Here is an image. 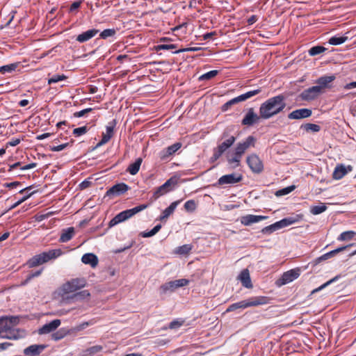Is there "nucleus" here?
<instances>
[{
    "mask_svg": "<svg viewBox=\"0 0 356 356\" xmlns=\"http://www.w3.org/2000/svg\"><path fill=\"white\" fill-rule=\"evenodd\" d=\"M286 107L285 97L279 95L268 99L259 107L261 119H269L282 112Z\"/></svg>",
    "mask_w": 356,
    "mask_h": 356,
    "instance_id": "nucleus-1",
    "label": "nucleus"
},
{
    "mask_svg": "<svg viewBox=\"0 0 356 356\" xmlns=\"http://www.w3.org/2000/svg\"><path fill=\"white\" fill-rule=\"evenodd\" d=\"M15 316L0 318V337L8 339H17L19 334L15 327L18 323Z\"/></svg>",
    "mask_w": 356,
    "mask_h": 356,
    "instance_id": "nucleus-2",
    "label": "nucleus"
},
{
    "mask_svg": "<svg viewBox=\"0 0 356 356\" xmlns=\"http://www.w3.org/2000/svg\"><path fill=\"white\" fill-rule=\"evenodd\" d=\"M270 302V298L266 296H255L240 302L230 305L226 309V312H234L236 309H244L250 307L266 305Z\"/></svg>",
    "mask_w": 356,
    "mask_h": 356,
    "instance_id": "nucleus-3",
    "label": "nucleus"
},
{
    "mask_svg": "<svg viewBox=\"0 0 356 356\" xmlns=\"http://www.w3.org/2000/svg\"><path fill=\"white\" fill-rule=\"evenodd\" d=\"M63 254L60 249L49 250L43 252L39 254H36L27 261L29 268H33L39 265L48 262L50 260L55 259Z\"/></svg>",
    "mask_w": 356,
    "mask_h": 356,
    "instance_id": "nucleus-4",
    "label": "nucleus"
},
{
    "mask_svg": "<svg viewBox=\"0 0 356 356\" xmlns=\"http://www.w3.org/2000/svg\"><path fill=\"white\" fill-rule=\"evenodd\" d=\"M303 214H296L293 216L283 218L270 225L265 227L261 229V232L264 234H270L273 232L296 223L303 219Z\"/></svg>",
    "mask_w": 356,
    "mask_h": 356,
    "instance_id": "nucleus-5",
    "label": "nucleus"
},
{
    "mask_svg": "<svg viewBox=\"0 0 356 356\" xmlns=\"http://www.w3.org/2000/svg\"><path fill=\"white\" fill-rule=\"evenodd\" d=\"M147 207V205L146 204H140L139 206H137L134 208L127 209L125 211H123L118 214H117L113 218H112L109 223L108 226L109 227H112L118 223L122 222L129 218H131L136 213H139L140 211H142L145 209Z\"/></svg>",
    "mask_w": 356,
    "mask_h": 356,
    "instance_id": "nucleus-6",
    "label": "nucleus"
},
{
    "mask_svg": "<svg viewBox=\"0 0 356 356\" xmlns=\"http://www.w3.org/2000/svg\"><path fill=\"white\" fill-rule=\"evenodd\" d=\"M177 184V178L172 177L168 179L163 185L156 188L153 193L152 198L156 200L161 196L172 191Z\"/></svg>",
    "mask_w": 356,
    "mask_h": 356,
    "instance_id": "nucleus-7",
    "label": "nucleus"
},
{
    "mask_svg": "<svg viewBox=\"0 0 356 356\" xmlns=\"http://www.w3.org/2000/svg\"><path fill=\"white\" fill-rule=\"evenodd\" d=\"M86 284V281L84 278L72 279L63 284L61 290L64 293H73L83 288Z\"/></svg>",
    "mask_w": 356,
    "mask_h": 356,
    "instance_id": "nucleus-8",
    "label": "nucleus"
},
{
    "mask_svg": "<svg viewBox=\"0 0 356 356\" xmlns=\"http://www.w3.org/2000/svg\"><path fill=\"white\" fill-rule=\"evenodd\" d=\"M300 275V270L298 268L289 270L282 274V277L276 281V284L278 286H281L289 284L296 280Z\"/></svg>",
    "mask_w": 356,
    "mask_h": 356,
    "instance_id": "nucleus-9",
    "label": "nucleus"
},
{
    "mask_svg": "<svg viewBox=\"0 0 356 356\" xmlns=\"http://www.w3.org/2000/svg\"><path fill=\"white\" fill-rule=\"evenodd\" d=\"M235 140L236 138L232 136L220 144L216 149H214L212 159L213 161L218 159L220 156L234 143Z\"/></svg>",
    "mask_w": 356,
    "mask_h": 356,
    "instance_id": "nucleus-10",
    "label": "nucleus"
},
{
    "mask_svg": "<svg viewBox=\"0 0 356 356\" xmlns=\"http://www.w3.org/2000/svg\"><path fill=\"white\" fill-rule=\"evenodd\" d=\"M247 163L254 173H261L264 170L261 160L255 154H250L247 157Z\"/></svg>",
    "mask_w": 356,
    "mask_h": 356,
    "instance_id": "nucleus-11",
    "label": "nucleus"
},
{
    "mask_svg": "<svg viewBox=\"0 0 356 356\" xmlns=\"http://www.w3.org/2000/svg\"><path fill=\"white\" fill-rule=\"evenodd\" d=\"M243 179V175L239 173H232L229 175H225L220 177L218 182L215 184V186H223L227 184H234L241 181Z\"/></svg>",
    "mask_w": 356,
    "mask_h": 356,
    "instance_id": "nucleus-12",
    "label": "nucleus"
},
{
    "mask_svg": "<svg viewBox=\"0 0 356 356\" xmlns=\"http://www.w3.org/2000/svg\"><path fill=\"white\" fill-rule=\"evenodd\" d=\"M322 93L321 88L314 86L303 90L300 94V98L302 100L311 101L317 98Z\"/></svg>",
    "mask_w": 356,
    "mask_h": 356,
    "instance_id": "nucleus-13",
    "label": "nucleus"
},
{
    "mask_svg": "<svg viewBox=\"0 0 356 356\" xmlns=\"http://www.w3.org/2000/svg\"><path fill=\"white\" fill-rule=\"evenodd\" d=\"M260 119H261V115H258L254 112V108H250L243 118L241 124L248 127L252 126L254 124L259 122Z\"/></svg>",
    "mask_w": 356,
    "mask_h": 356,
    "instance_id": "nucleus-14",
    "label": "nucleus"
},
{
    "mask_svg": "<svg viewBox=\"0 0 356 356\" xmlns=\"http://www.w3.org/2000/svg\"><path fill=\"white\" fill-rule=\"evenodd\" d=\"M116 125L115 120L109 122L106 127V132L102 134L101 140L97 144L96 147H101L107 143L114 134V128Z\"/></svg>",
    "mask_w": 356,
    "mask_h": 356,
    "instance_id": "nucleus-15",
    "label": "nucleus"
},
{
    "mask_svg": "<svg viewBox=\"0 0 356 356\" xmlns=\"http://www.w3.org/2000/svg\"><path fill=\"white\" fill-rule=\"evenodd\" d=\"M352 170L353 166L350 165L346 166L343 164H337L333 171L332 178L335 180H339Z\"/></svg>",
    "mask_w": 356,
    "mask_h": 356,
    "instance_id": "nucleus-16",
    "label": "nucleus"
},
{
    "mask_svg": "<svg viewBox=\"0 0 356 356\" xmlns=\"http://www.w3.org/2000/svg\"><path fill=\"white\" fill-rule=\"evenodd\" d=\"M182 146L181 143H175L173 145L163 149L159 152V158L162 161L167 160L170 156L173 155Z\"/></svg>",
    "mask_w": 356,
    "mask_h": 356,
    "instance_id": "nucleus-17",
    "label": "nucleus"
},
{
    "mask_svg": "<svg viewBox=\"0 0 356 356\" xmlns=\"http://www.w3.org/2000/svg\"><path fill=\"white\" fill-rule=\"evenodd\" d=\"M129 189V186L124 183L115 184L107 192V196H118L125 193Z\"/></svg>",
    "mask_w": 356,
    "mask_h": 356,
    "instance_id": "nucleus-18",
    "label": "nucleus"
},
{
    "mask_svg": "<svg viewBox=\"0 0 356 356\" xmlns=\"http://www.w3.org/2000/svg\"><path fill=\"white\" fill-rule=\"evenodd\" d=\"M312 113V110L309 108H300L290 113L288 118L293 120H300L310 117Z\"/></svg>",
    "mask_w": 356,
    "mask_h": 356,
    "instance_id": "nucleus-19",
    "label": "nucleus"
},
{
    "mask_svg": "<svg viewBox=\"0 0 356 356\" xmlns=\"http://www.w3.org/2000/svg\"><path fill=\"white\" fill-rule=\"evenodd\" d=\"M61 322L59 319H55L52 321L44 324L40 327L38 330V333L40 334H45L50 333L54 330H56L60 325Z\"/></svg>",
    "mask_w": 356,
    "mask_h": 356,
    "instance_id": "nucleus-20",
    "label": "nucleus"
},
{
    "mask_svg": "<svg viewBox=\"0 0 356 356\" xmlns=\"http://www.w3.org/2000/svg\"><path fill=\"white\" fill-rule=\"evenodd\" d=\"M267 218V216H255L252 214H248L241 218V223L245 226H249L252 223L258 222L261 220H265Z\"/></svg>",
    "mask_w": 356,
    "mask_h": 356,
    "instance_id": "nucleus-21",
    "label": "nucleus"
},
{
    "mask_svg": "<svg viewBox=\"0 0 356 356\" xmlns=\"http://www.w3.org/2000/svg\"><path fill=\"white\" fill-rule=\"evenodd\" d=\"M46 347L47 346L43 344H33L26 348L24 350V354L28 356H36L40 355Z\"/></svg>",
    "mask_w": 356,
    "mask_h": 356,
    "instance_id": "nucleus-22",
    "label": "nucleus"
},
{
    "mask_svg": "<svg viewBox=\"0 0 356 356\" xmlns=\"http://www.w3.org/2000/svg\"><path fill=\"white\" fill-rule=\"evenodd\" d=\"M245 152V151L243 147L239 143H238L234 149V156L228 159L229 163L231 164L236 163V165L238 166L241 159Z\"/></svg>",
    "mask_w": 356,
    "mask_h": 356,
    "instance_id": "nucleus-23",
    "label": "nucleus"
},
{
    "mask_svg": "<svg viewBox=\"0 0 356 356\" xmlns=\"http://www.w3.org/2000/svg\"><path fill=\"white\" fill-rule=\"evenodd\" d=\"M99 33V30L92 29L88 30L85 32H83L82 33L77 35L76 40L79 42H85L86 41H88L93 37H95L97 33Z\"/></svg>",
    "mask_w": 356,
    "mask_h": 356,
    "instance_id": "nucleus-24",
    "label": "nucleus"
},
{
    "mask_svg": "<svg viewBox=\"0 0 356 356\" xmlns=\"http://www.w3.org/2000/svg\"><path fill=\"white\" fill-rule=\"evenodd\" d=\"M336 79L334 75L331 76H323L319 77L316 83L318 84L317 86L321 88V90L324 92V89L329 88V84L332 83Z\"/></svg>",
    "mask_w": 356,
    "mask_h": 356,
    "instance_id": "nucleus-25",
    "label": "nucleus"
},
{
    "mask_svg": "<svg viewBox=\"0 0 356 356\" xmlns=\"http://www.w3.org/2000/svg\"><path fill=\"white\" fill-rule=\"evenodd\" d=\"M238 279L242 283V285L248 289H252V284L251 282V279L250 277V273L248 269L243 270L239 276Z\"/></svg>",
    "mask_w": 356,
    "mask_h": 356,
    "instance_id": "nucleus-26",
    "label": "nucleus"
},
{
    "mask_svg": "<svg viewBox=\"0 0 356 356\" xmlns=\"http://www.w3.org/2000/svg\"><path fill=\"white\" fill-rule=\"evenodd\" d=\"M352 245H353V244L342 246V247L338 248L334 250H332L329 252H327V253L323 254L322 256H321L320 257H318L317 259V261H318V262H320L321 261L327 260L331 257H334L337 254L345 250L346 249H347L348 248H349Z\"/></svg>",
    "mask_w": 356,
    "mask_h": 356,
    "instance_id": "nucleus-27",
    "label": "nucleus"
},
{
    "mask_svg": "<svg viewBox=\"0 0 356 356\" xmlns=\"http://www.w3.org/2000/svg\"><path fill=\"white\" fill-rule=\"evenodd\" d=\"M81 261L85 264H89L91 267L95 268L98 264L97 257L92 253H86L82 256Z\"/></svg>",
    "mask_w": 356,
    "mask_h": 356,
    "instance_id": "nucleus-28",
    "label": "nucleus"
},
{
    "mask_svg": "<svg viewBox=\"0 0 356 356\" xmlns=\"http://www.w3.org/2000/svg\"><path fill=\"white\" fill-rule=\"evenodd\" d=\"M261 88L248 91V92H247L244 94H242L235 98H233V102H238V103L241 102L245 101L248 99L251 98L252 97L259 94L261 92Z\"/></svg>",
    "mask_w": 356,
    "mask_h": 356,
    "instance_id": "nucleus-29",
    "label": "nucleus"
},
{
    "mask_svg": "<svg viewBox=\"0 0 356 356\" xmlns=\"http://www.w3.org/2000/svg\"><path fill=\"white\" fill-rule=\"evenodd\" d=\"M181 202V200H177L170 204V205L167 207L162 213V215L160 216V220H163L168 218L175 210L177 205Z\"/></svg>",
    "mask_w": 356,
    "mask_h": 356,
    "instance_id": "nucleus-30",
    "label": "nucleus"
},
{
    "mask_svg": "<svg viewBox=\"0 0 356 356\" xmlns=\"http://www.w3.org/2000/svg\"><path fill=\"white\" fill-rule=\"evenodd\" d=\"M74 234V228L72 227H68L66 229H63L59 241L61 243H66L71 240Z\"/></svg>",
    "mask_w": 356,
    "mask_h": 356,
    "instance_id": "nucleus-31",
    "label": "nucleus"
},
{
    "mask_svg": "<svg viewBox=\"0 0 356 356\" xmlns=\"http://www.w3.org/2000/svg\"><path fill=\"white\" fill-rule=\"evenodd\" d=\"M143 162V159L142 158H138L134 163H131L127 169V171L131 174V175H136L139 170H140V167L141 165V163Z\"/></svg>",
    "mask_w": 356,
    "mask_h": 356,
    "instance_id": "nucleus-32",
    "label": "nucleus"
},
{
    "mask_svg": "<svg viewBox=\"0 0 356 356\" xmlns=\"http://www.w3.org/2000/svg\"><path fill=\"white\" fill-rule=\"evenodd\" d=\"M175 289L177 288L174 281H170L161 285L159 290L161 294H165L168 292H173Z\"/></svg>",
    "mask_w": 356,
    "mask_h": 356,
    "instance_id": "nucleus-33",
    "label": "nucleus"
},
{
    "mask_svg": "<svg viewBox=\"0 0 356 356\" xmlns=\"http://www.w3.org/2000/svg\"><path fill=\"white\" fill-rule=\"evenodd\" d=\"M19 63H14L0 67V73H12L19 67Z\"/></svg>",
    "mask_w": 356,
    "mask_h": 356,
    "instance_id": "nucleus-34",
    "label": "nucleus"
},
{
    "mask_svg": "<svg viewBox=\"0 0 356 356\" xmlns=\"http://www.w3.org/2000/svg\"><path fill=\"white\" fill-rule=\"evenodd\" d=\"M356 235V232L354 231H346L342 232L337 238L339 241H350L353 239Z\"/></svg>",
    "mask_w": 356,
    "mask_h": 356,
    "instance_id": "nucleus-35",
    "label": "nucleus"
},
{
    "mask_svg": "<svg viewBox=\"0 0 356 356\" xmlns=\"http://www.w3.org/2000/svg\"><path fill=\"white\" fill-rule=\"evenodd\" d=\"M255 141L256 139L254 137L249 136L244 141L239 143V144L243 147L245 151H246L250 147L254 146Z\"/></svg>",
    "mask_w": 356,
    "mask_h": 356,
    "instance_id": "nucleus-36",
    "label": "nucleus"
},
{
    "mask_svg": "<svg viewBox=\"0 0 356 356\" xmlns=\"http://www.w3.org/2000/svg\"><path fill=\"white\" fill-rule=\"evenodd\" d=\"M300 128L303 129L307 132H318L321 130L319 125L312 123L302 124Z\"/></svg>",
    "mask_w": 356,
    "mask_h": 356,
    "instance_id": "nucleus-37",
    "label": "nucleus"
},
{
    "mask_svg": "<svg viewBox=\"0 0 356 356\" xmlns=\"http://www.w3.org/2000/svg\"><path fill=\"white\" fill-rule=\"evenodd\" d=\"M103 349V347L100 345H96L92 347H90L84 350V354L86 356H92L97 353H99Z\"/></svg>",
    "mask_w": 356,
    "mask_h": 356,
    "instance_id": "nucleus-38",
    "label": "nucleus"
},
{
    "mask_svg": "<svg viewBox=\"0 0 356 356\" xmlns=\"http://www.w3.org/2000/svg\"><path fill=\"white\" fill-rule=\"evenodd\" d=\"M326 209H327V206L323 203H321V204H319V205L312 207L310 209V212L313 215H318V214L325 211Z\"/></svg>",
    "mask_w": 356,
    "mask_h": 356,
    "instance_id": "nucleus-39",
    "label": "nucleus"
},
{
    "mask_svg": "<svg viewBox=\"0 0 356 356\" xmlns=\"http://www.w3.org/2000/svg\"><path fill=\"white\" fill-rule=\"evenodd\" d=\"M192 250V246L189 244H185L176 248L175 252L178 254H187Z\"/></svg>",
    "mask_w": 356,
    "mask_h": 356,
    "instance_id": "nucleus-40",
    "label": "nucleus"
},
{
    "mask_svg": "<svg viewBox=\"0 0 356 356\" xmlns=\"http://www.w3.org/2000/svg\"><path fill=\"white\" fill-rule=\"evenodd\" d=\"M68 334H70L69 330H66L62 328V329L59 330L58 331H57L56 332H54L51 335V337L54 340L58 341V340H60L63 338H64Z\"/></svg>",
    "mask_w": 356,
    "mask_h": 356,
    "instance_id": "nucleus-41",
    "label": "nucleus"
},
{
    "mask_svg": "<svg viewBox=\"0 0 356 356\" xmlns=\"http://www.w3.org/2000/svg\"><path fill=\"white\" fill-rule=\"evenodd\" d=\"M325 50L326 48L323 46H314L309 49V54L312 56H314L323 53Z\"/></svg>",
    "mask_w": 356,
    "mask_h": 356,
    "instance_id": "nucleus-42",
    "label": "nucleus"
},
{
    "mask_svg": "<svg viewBox=\"0 0 356 356\" xmlns=\"http://www.w3.org/2000/svg\"><path fill=\"white\" fill-rule=\"evenodd\" d=\"M116 34V30L115 29H107L102 31L99 36L102 39H107L110 37H113Z\"/></svg>",
    "mask_w": 356,
    "mask_h": 356,
    "instance_id": "nucleus-43",
    "label": "nucleus"
},
{
    "mask_svg": "<svg viewBox=\"0 0 356 356\" xmlns=\"http://www.w3.org/2000/svg\"><path fill=\"white\" fill-rule=\"evenodd\" d=\"M161 228V225H156L151 231L147 232H142L141 236L144 238L151 237L155 235Z\"/></svg>",
    "mask_w": 356,
    "mask_h": 356,
    "instance_id": "nucleus-44",
    "label": "nucleus"
},
{
    "mask_svg": "<svg viewBox=\"0 0 356 356\" xmlns=\"http://www.w3.org/2000/svg\"><path fill=\"white\" fill-rule=\"evenodd\" d=\"M218 74V70H211V71H209V72L202 74V76H200L199 79L201 81L209 80V79H211L215 77Z\"/></svg>",
    "mask_w": 356,
    "mask_h": 356,
    "instance_id": "nucleus-45",
    "label": "nucleus"
},
{
    "mask_svg": "<svg viewBox=\"0 0 356 356\" xmlns=\"http://www.w3.org/2000/svg\"><path fill=\"white\" fill-rule=\"evenodd\" d=\"M346 40L345 37L334 36L330 38L329 43L332 45H339L343 43Z\"/></svg>",
    "mask_w": 356,
    "mask_h": 356,
    "instance_id": "nucleus-46",
    "label": "nucleus"
},
{
    "mask_svg": "<svg viewBox=\"0 0 356 356\" xmlns=\"http://www.w3.org/2000/svg\"><path fill=\"white\" fill-rule=\"evenodd\" d=\"M67 79V76L64 74H55L51 78L49 79L48 83L52 84L57 83L60 81L65 80Z\"/></svg>",
    "mask_w": 356,
    "mask_h": 356,
    "instance_id": "nucleus-47",
    "label": "nucleus"
},
{
    "mask_svg": "<svg viewBox=\"0 0 356 356\" xmlns=\"http://www.w3.org/2000/svg\"><path fill=\"white\" fill-rule=\"evenodd\" d=\"M184 208L187 211H194L196 209V203L194 200H188L184 204Z\"/></svg>",
    "mask_w": 356,
    "mask_h": 356,
    "instance_id": "nucleus-48",
    "label": "nucleus"
},
{
    "mask_svg": "<svg viewBox=\"0 0 356 356\" xmlns=\"http://www.w3.org/2000/svg\"><path fill=\"white\" fill-rule=\"evenodd\" d=\"M42 272V269H40V270H37V271H35V272H33V273H30V274L27 276L26 279V280L22 282V285H25V284H27V283H29V281H30L31 280H32L33 278H34V277H38V276H40V275H41Z\"/></svg>",
    "mask_w": 356,
    "mask_h": 356,
    "instance_id": "nucleus-49",
    "label": "nucleus"
},
{
    "mask_svg": "<svg viewBox=\"0 0 356 356\" xmlns=\"http://www.w3.org/2000/svg\"><path fill=\"white\" fill-rule=\"evenodd\" d=\"M90 296V293L87 290L81 291L74 294V297L77 300L88 298Z\"/></svg>",
    "mask_w": 356,
    "mask_h": 356,
    "instance_id": "nucleus-50",
    "label": "nucleus"
},
{
    "mask_svg": "<svg viewBox=\"0 0 356 356\" xmlns=\"http://www.w3.org/2000/svg\"><path fill=\"white\" fill-rule=\"evenodd\" d=\"M88 129L86 126L76 128L73 130V134L75 136H80L85 134L88 131Z\"/></svg>",
    "mask_w": 356,
    "mask_h": 356,
    "instance_id": "nucleus-51",
    "label": "nucleus"
},
{
    "mask_svg": "<svg viewBox=\"0 0 356 356\" xmlns=\"http://www.w3.org/2000/svg\"><path fill=\"white\" fill-rule=\"evenodd\" d=\"M338 278H339V276H335L334 277H333L332 279L330 280L329 281H327L325 284H322L319 287H318V288L315 289L314 290H313L312 293H316V292H318V291L322 290L323 289L325 288L326 286H327L328 285L331 284L334 282L337 281L338 280Z\"/></svg>",
    "mask_w": 356,
    "mask_h": 356,
    "instance_id": "nucleus-52",
    "label": "nucleus"
},
{
    "mask_svg": "<svg viewBox=\"0 0 356 356\" xmlns=\"http://www.w3.org/2000/svg\"><path fill=\"white\" fill-rule=\"evenodd\" d=\"M35 193V191H33L31 193H29L28 194H26V195H24L23 197L20 198V200H19L17 202H16L11 207L10 209H14L15 207H17V206H19V204H21L22 202H24V201H26L27 199H29L33 194H34Z\"/></svg>",
    "mask_w": 356,
    "mask_h": 356,
    "instance_id": "nucleus-53",
    "label": "nucleus"
},
{
    "mask_svg": "<svg viewBox=\"0 0 356 356\" xmlns=\"http://www.w3.org/2000/svg\"><path fill=\"white\" fill-rule=\"evenodd\" d=\"M295 188V186H289V187H286V188H284L283 189H281L278 191L276 192V195L277 196H280V195H286V194H289V193H291L293 189Z\"/></svg>",
    "mask_w": 356,
    "mask_h": 356,
    "instance_id": "nucleus-54",
    "label": "nucleus"
},
{
    "mask_svg": "<svg viewBox=\"0 0 356 356\" xmlns=\"http://www.w3.org/2000/svg\"><path fill=\"white\" fill-rule=\"evenodd\" d=\"M183 323L184 321L174 320L169 324V328L171 330L179 328Z\"/></svg>",
    "mask_w": 356,
    "mask_h": 356,
    "instance_id": "nucleus-55",
    "label": "nucleus"
},
{
    "mask_svg": "<svg viewBox=\"0 0 356 356\" xmlns=\"http://www.w3.org/2000/svg\"><path fill=\"white\" fill-rule=\"evenodd\" d=\"M176 48V45L175 44H159L156 46V49L157 51H159V50H170V49H175Z\"/></svg>",
    "mask_w": 356,
    "mask_h": 356,
    "instance_id": "nucleus-56",
    "label": "nucleus"
},
{
    "mask_svg": "<svg viewBox=\"0 0 356 356\" xmlns=\"http://www.w3.org/2000/svg\"><path fill=\"white\" fill-rule=\"evenodd\" d=\"M174 282L175 284L176 288L177 289L181 286H186L188 284L189 281L186 279H179L174 280Z\"/></svg>",
    "mask_w": 356,
    "mask_h": 356,
    "instance_id": "nucleus-57",
    "label": "nucleus"
},
{
    "mask_svg": "<svg viewBox=\"0 0 356 356\" xmlns=\"http://www.w3.org/2000/svg\"><path fill=\"white\" fill-rule=\"evenodd\" d=\"M69 145V143H64L62 145H59L57 146H50L49 149L52 152H60L64 149L65 147H67Z\"/></svg>",
    "mask_w": 356,
    "mask_h": 356,
    "instance_id": "nucleus-58",
    "label": "nucleus"
},
{
    "mask_svg": "<svg viewBox=\"0 0 356 356\" xmlns=\"http://www.w3.org/2000/svg\"><path fill=\"white\" fill-rule=\"evenodd\" d=\"M92 108H88L83 109L82 111L74 113V116L75 118L83 117L85 114L92 111Z\"/></svg>",
    "mask_w": 356,
    "mask_h": 356,
    "instance_id": "nucleus-59",
    "label": "nucleus"
},
{
    "mask_svg": "<svg viewBox=\"0 0 356 356\" xmlns=\"http://www.w3.org/2000/svg\"><path fill=\"white\" fill-rule=\"evenodd\" d=\"M81 1H74L70 6V12H73L74 10L78 9L81 6Z\"/></svg>",
    "mask_w": 356,
    "mask_h": 356,
    "instance_id": "nucleus-60",
    "label": "nucleus"
},
{
    "mask_svg": "<svg viewBox=\"0 0 356 356\" xmlns=\"http://www.w3.org/2000/svg\"><path fill=\"white\" fill-rule=\"evenodd\" d=\"M237 103H238V102H233V99H232L231 100L228 101L222 106V110L227 111L229 106H231L233 104H237Z\"/></svg>",
    "mask_w": 356,
    "mask_h": 356,
    "instance_id": "nucleus-61",
    "label": "nucleus"
},
{
    "mask_svg": "<svg viewBox=\"0 0 356 356\" xmlns=\"http://www.w3.org/2000/svg\"><path fill=\"white\" fill-rule=\"evenodd\" d=\"M20 143V139L19 138H13L9 142H8L7 145L15 147L17 146Z\"/></svg>",
    "mask_w": 356,
    "mask_h": 356,
    "instance_id": "nucleus-62",
    "label": "nucleus"
},
{
    "mask_svg": "<svg viewBox=\"0 0 356 356\" xmlns=\"http://www.w3.org/2000/svg\"><path fill=\"white\" fill-rule=\"evenodd\" d=\"M36 165H37V163H29V164L25 165H24V166H22V167L20 168V169H21L22 170H26L32 169V168H33L36 167Z\"/></svg>",
    "mask_w": 356,
    "mask_h": 356,
    "instance_id": "nucleus-63",
    "label": "nucleus"
},
{
    "mask_svg": "<svg viewBox=\"0 0 356 356\" xmlns=\"http://www.w3.org/2000/svg\"><path fill=\"white\" fill-rule=\"evenodd\" d=\"M21 184L19 181H13V182H10V183H6L4 184L5 187L6 188H14V187H16L17 186H19Z\"/></svg>",
    "mask_w": 356,
    "mask_h": 356,
    "instance_id": "nucleus-64",
    "label": "nucleus"
}]
</instances>
